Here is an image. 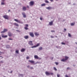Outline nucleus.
<instances>
[{"label": "nucleus", "instance_id": "f257e3e1", "mask_svg": "<svg viewBox=\"0 0 77 77\" xmlns=\"http://www.w3.org/2000/svg\"><path fill=\"white\" fill-rule=\"evenodd\" d=\"M3 17L5 19V20H9V16L7 15L3 16Z\"/></svg>", "mask_w": 77, "mask_h": 77}, {"label": "nucleus", "instance_id": "f03ea898", "mask_svg": "<svg viewBox=\"0 0 77 77\" xmlns=\"http://www.w3.org/2000/svg\"><path fill=\"white\" fill-rule=\"evenodd\" d=\"M32 41H30L29 42L28 44L30 45H31V46H33V44L32 43Z\"/></svg>", "mask_w": 77, "mask_h": 77}, {"label": "nucleus", "instance_id": "7ed1b4c3", "mask_svg": "<svg viewBox=\"0 0 77 77\" xmlns=\"http://www.w3.org/2000/svg\"><path fill=\"white\" fill-rule=\"evenodd\" d=\"M39 43L37 44L36 45L34 46H32L31 47V48H36V47H38L39 45Z\"/></svg>", "mask_w": 77, "mask_h": 77}, {"label": "nucleus", "instance_id": "20e7f679", "mask_svg": "<svg viewBox=\"0 0 77 77\" xmlns=\"http://www.w3.org/2000/svg\"><path fill=\"white\" fill-rule=\"evenodd\" d=\"M46 9L48 10H51V9H53V8L51 6H49L48 7H46Z\"/></svg>", "mask_w": 77, "mask_h": 77}, {"label": "nucleus", "instance_id": "39448f33", "mask_svg": "<svg viewBox=\"0 0 77 77\" xmlns=\"http://www.w3.org/2000/svg\"><path fill=\"white\" fill-rule=\"evenodd\" d=\"M8 35L9 36H12L13 35V34L10 32H9L8 33Z\"/></svg>", "mask_w": 77, "mask_h": 77}, {"label": "nucleus", "instance_id": "423d86ee", "mask_svg": "<svg viewBox=\"0 0 77 77\" xmlns=\"http://www.w3.org/2000/svg\"><path fill=\"white\" fill-rule=\"evenodd\" d=\"M34 4L33 2L31 1L29 3V5L30 6H33Z\"/></svg>", "mask_w": 77, "mask_h": 77}, {"label": "nucleus", "instance_id": "0eeeda50", "mask_svg": "<svg viewBox=\"0 0 77 77\" xmlns=\"http://www.w3.org/2000/svg\"><path fill=\"white\" fill-rule=\"evenodd\" d=\"M8 31V29H4L3 31L1 32V33H5V32H7Z\"/></svg>", "mask_w": 77, "mask_h": 77}, {"label": "nucleus", "instance_id": "6e6552de", "mask_svg": "<svg viewBox=\"0 0 77 77\" xmlns=\"http://www.w3.org/2000/svg\"><path fill=\"white\" fill-rule=\"evenodd\" d=\"M29 35L31 37H34V34H33V33L32 32H30Z\"/></svg>", "mask_w": 77, "mask_h": 77}, {"label": "nucleus", "instance_id": "1a4fd4ad", "mask_svg": "<svg viewBox=\"0 0 77 77\" xmlns=\"http://www.w3.org/2000/svg\"><path fill=\"white\" fill-rule=\"evenodd\" d=\"M22 14L23 15V17H24V18H26V15L25 14V13L24 12H22Z\"/></svg>", "mask_w": 77, "mask_h": 77}, {"label": "nucleus", "instance_id": "9d476101", "mask_svg": "<svg viewBox=\"0 0 77 77\" xmlns=\"http://www.w3.org/2000/svg\"><path fill=\"white\" fill-rule=\"evenodd\" d=\"M45 73L46 75H50V73L48 72H45Z\"/></svg>", "mask_w": 77, "mask_h": 77}, {"label": "nucleus", "instance_id": "9b49d317", "mask_svg": "<svg viewBox=\"0 0 77 77\" xmlns=\"http://www.w3.org/2000/svg\"><path fill=\"white\" fill-rule=\"evenodd\" d=\"M29 62H30V63H35V62L33 60H29Z\"/></svg>", "mask_w": 77, "mask_h": 77}, {"label": "nucleus", "instance_id": "f8f14e48", "mask_svg": "<svg viewBox=\"0 0 77 77\" xmlns=\"http://www.w3.org/2000/svg\"><path fill=\"white\" fill-rule=\"evenodd\" d=\"M2 38H7L8 36L7 35H2Z\"/></svg>", "mask_w": 77, "mask_h": 77}, {"label": "nucleus", "instance_id": "ddd939ff", "mask_svg": "<svg viewBox=\"0 0 77 77\" xmlns=\"http://www.w3.org/2000/svg\"><path fill=\"white\" fill-rule=\"evenodd\" d=\"M25 51V49L22 48L21 50V52H24Z\"/></svg>", "mask_w": 77, "mask_h": 77}, {"label": "nucleus", "instance_id": "4468645a", "mask_svg": "<svg viewBox=\"0 0 77 77\" xmlns=\"http://www.w3.org/2000/svg\"><path fill=\"white\" fill-rule=\"evenodd\" d=\"M23 11H26V7H23Z\"/></svg>", "mask_w": 77, "mask_h": 77}, {"label": "nucleus", "instance_id": "2eb2a0df", "mask_svg": "<svg viewBox=\"0 0 77 77\" xmlns=\"http://www.w3.org/2000/svg\"><path fill=\"white\" fill-rule=\"evenodd\" d=\"M34 58L35 59H38V56L37 55H35Z\"/></svg>", "mask_w": 77, "mask_h": 77}, {"label": "nucleus", "instance_id": "dca6fc26", "mask_svg": "<svg viewBox=\"0 0 77 77\" xmlns=\"http://www.w3.org/2000/svg\"><path fill=\"white\" fill-rule=\"evenodd\" d=\"M49 24L50 26H52V25H53V21H51L49 22Z\"/></svg>", "mask_w": 77, "mask_h": 77}, {"label": "nucleus", "instance_id": "f3484780", "mask_svg": "<svg viewBox=\"0 0 77 77\" xmlns=\"http://www.w3.org/2000/svg\"><path fill=\"white\" fill-rule=\"evenodd\" d=\"M65 59L66 60H67L69 58V57L67 56H65Z\"/></svg>", "mask_w": 77, "mask_h": 77}, {"label": "nucleus", "instance_id": "a211bd4d", "mask_svg": "<svg viewBox=\"0 0 77 77\" xmlns=\"http://www.w3.org/2000/svg\"><path fill=\"white\" fill-rule=\"evenodd\" d=\"M24 38L25 39H27V38H29V36L27 35H26L24 36Z\"/></svg>", "mask_w": 77, "mask_h": 77}, {"label": "nucleus", "instance_id": "6ab92c4d", "mask_svg": "<svg viewBox=\"0 0 77 77\" xmlns=\"http://www.w3.org/2000/svg\"><path fill=\"white\" fill-rule=\"evenodd\" d=\"M19 77H20V76H21V77H23V74H19Z\"/></svg>", "mask_w": 77, "mask_h": 77}, {"label": "nucleus", "instance_id": "aec40b11", "mask_svg": "<svg viewBox=\"0 0 77 77\" xmlns=\"http://www.w3.org/2000/svg\"><path fill=\"white\" fill-rule=\"evenodd\" d=\"M61 61H62V62H65L66 60L65 59H63L61 60Z\"/></svg>", "mask_w": 77, "mask_h": 77}, {"label": "nucleus", "instance_id": "412c9836", "mask_svg": "<svg viewBox=\"0 0 77 77\" xmlns=\"http://www.w3.org/2000/svg\"><path fill=\"white\" fill-rule=\"evenodd\" d=\"M5 5V2H4V1H2L1 2V5Z\"/></svg>", "mask_w": 77, "mask_h": 77}, {"label": "nucleus", "instance_id": "4be33fe9", "mask_svg": "<svg viewBox=\"0 0 77 77\" xmlns=\"http://www.w3.org/2000/svg\"><path fill=\"white\" fill-rule=\"evenodd\" d=\"M45 6V3H44V4H42L41 5L42 7L44 6Z\"/></svg>", "mask_w": 77, "mask_h": 77}, {"label": "nucleus", "instance_id": "5701e85b", "mask_svg": "<svg viewBox=\"0 0 77 77\" xmlns=\"http://www.w3.org/2000/svg\"><path fill=\"white\" fill-rule=\"evenodd\" d=\"M19 51L18 50H17L16 51V53H17V54H19Z\"/></svg>", "mask_w": 77, "mask_h": 77}, {"label": "nucleus", "instance_id": "b1692460", "mask_svg": "<svg viewBox=\"0 0 77 77\" xmlns=\"http://www.w3.org/2000/svg\"><path fill=\"white\" fill-rule=\"evenodd\" d=\"M35 36H38L39 35V34L37 32L35 33Z\"/></svg>", "mask_w": 77, "mask_h": 77}, {"label": "nucleus", "instance_id": "393cba45", "mask_svg": "<svg viewBox=\"0 0 77 77\" xmlns=\"http://www.w3.org/2000/svg\"><path fill=\"white\" fill-rule=\"evenodd\" d=\"M14 25H15L16 26H18L19 25H18V24L17 23H14Z\"/></svg>", "mask_w": 77, "mask_h": 77}, {"label": "nucleus", "instance_id": "a878e982", "mask_svg": "<svg viewBox=\"0 0 77 77\" xmlns=\"http://www.w3.org/2000/svg\"><path fill=\"white\" fill-rule=\"evenodd\" d=\"M6 47L7 48H9L10 47V46L9 45H7L6 46Z\"/></svg>", "mask_w": 77, "mask_h": 77}, {"label": "nucleus", "instance_id": "bb28decb", "mask_svg": "<svg viewBox=\"0 0 77 77\" xmlns=\"http://www.w3.org/2000/svg\"><path fill=\"white\" fill-rule=\"evenodd\" d=\"M75 24V23H71V26H74V25Z\"/></svg>", "mask_w": 77, "mask_h": 77}, {"label": "nucleus", "instance_id": "cd10ccee", "mask_svg": "<svg viewBox=\"0 0 77 77\" xmlns=\"http://www.w3.org/2000/svg\"><path fill=\"white\" fill-rule=\"evenodd\" d=\"M42 49V47H40L39 48V50H41Z\"/></svg>", "mask_w": 77, "mask_h": 77}, {"label": "nucleus", "instance_id": "c85d7f7f", "mask_svg": "<svg viewBox=\"0 0 77 77\" xmlns=\"http://www.w3.org/2000/svg\"><path fill=\"white\" fill-rule=\"evenodd\" d=\"M68 36H69V37H71V34L69 33H68Z\"/></svg>", "mask_w": 77, "mask_h": 77}, {"label": "nucleus", "instance_id": "c756f323", "mask_svg": "<svg viewBox=\"0 0 77 77\" xmlns=\"http://www.w3.org/2000/svg\"><path fill=\"white\" fill-rule=\"evenodd\" d=\"M45 3H49V2H48V1H45Z\"/></svg>", "mask_w": 77, "mask_h": 77}, {"label": "nucleus", "instance_id": "7c9ffc66", "mask_svg": "<svg viewBox=\"0 0 77 77\" xmlns=\"http://www.w3.org/2000/svg\"><path fill=\"white\" fill-rule=\"evenodd\" d=\"M25 30H28V29H28V28H27V27H25Z\"/></svg>", "mask_w": 77, "mask_h": 77}, {"label": "nucleus", "instance_id": "2f4dec72", "mask_svg": "<svg viewBox=\"0 0 77 77\" xmlns=\"http://www.w3.org/2000/svg\"><path fill=\"white\" fill-rule=\"evenodd\" d=\"M14 20L15 21H16V22H18V20L16 19H15Z\"/></svg>", "mask_w": 77, "mask_h": 77}, {"label": "nucleus", "instance_id": "473e14b6", "mask_svg": "<svg viewBox=\"0 0 77 77\" xmlns=\"http://www.w3.org/2000/svg\"><path fill=\"white\" fill-rule=\"evenodd\" d=\"M54 69L55 71H57V69L55 67H54Z\"/></svg>", "mask_w": 77, "mask_h": 77}, {"label": "nucleus", "instance_id": "72a5a7b5", "mask_svg": "<svg viewBox=\"0 0 77 77\" xmlns=\"http://www.w3.org/2000/svg\"><path fill=\"white\" fill-rule=\"evenodd\" d=\"M61 44H62V45H65V43H64L63 42H62L61 43Z\"/></svg>", "mask_w": 77, "mask_h": 77}, {"label": "nucleus", "instance_id": "f704fd0d", "mask_svg": "<svg viewBox=\"0 0 77 77\" xmlns=\"http://www.w3.org/2000/svg\"><path fill=\"white\" fill-rule=\"evenodd\" d=\"M56 47L57 48H60V47H59V46H56Z\"/></svg>", "mask_w": 77, "mask_h": 77}, {"label": "nucleus", "instance_id": "c9c22d12", "mask_svg": "<svg viewBox=\"0 0 77 77\" xmlns=\"http://www.w3.org/2000/svg\"><path fill=\"white\" fill-rule=\"evenodd\" d=\"M50 74L51 75H53V73H50Z\"/></svg>", "mask_w": 77, "mask_h": 77}, {"label": "nucleus", "instance_id": "e433bc0d", "mask_svg": "<svg viewBox=\"0 0 77 77\" xmlns=\"http://www.w3.org/2000/svg\"><path fill=\"white\" fill-rule=\"evenodd\" d=\"M26 59H29V56H27L26 57Z\"/></svg>", "mask_w": 77, "mask_h": 77}, {"label": "nucleus", "instance_id": "4c0bfd02", "mask_svg": "<svg viewBox=\"0 0 77 77\" xmlns=\"http://www.w3.org/2000/svg\"><path fill=\"white\" fill-rule=\"evenodd\" d=\"M51 38H54V36H52V35H51Z\"/></svg>", "mask_w": 77, "mask_h": 77}, {"label": "nucleus", "instance_id": "58836bf2", "mask_svg": "<svg viewBox=\"0 0 77 77\" xmlns=\"http://www.w3.org/2000/svg\"><path fill=\"white\" fill-rule=\"evenodd\" d=\"M55 63L56 64V65H58V63L55 62Z\"/></svg>", "mask_w": 77, "mask_h": 77}, {"label": "nucleus", "instance_id": "ea45409f", "mask_svg": "<svg viewBox=\"0 0 77 77\" xmlns=\"http://www.w3.org/2000/svg\"><path fill=\"white\" fill-rule=\"evenodd\" d=\"M67 69L68 70V69H70V68H69V67H67Z\"/></svg>", "mask_w": 77, "mask_h": 77}, {"label": "nucleus", "instance_id": "a19ab883", "mask_svg": "<svg viewBox=\"0 0 77 77\" xmlns=\"http://www.w3.org/2000/svg\"><path fill=\"white\" fill-rule=\"evenodd\" d=\"M53 57H51L50 58V59L51 60H53Z\"/></svg>", "mask_w": 77, "mask_h": 77}, {"label": "nucleus", "instance_id": "79ce46f5", "mask_svg": "<svg viewBox=\"0 0 77 77\" xmlns=\"http://www.w3.org/2000/svg\"><path fill=\"white\" fill-rule=\"evenodd\" d=\"M60 76V75H59V74H57V77H59V76Z\"/></svg>", "mask_w": 77, "mask_h": 77}, {"label": "nucleus", "instance_id": "37998d69", "mask_svg": "<svg viewBox=\"0 0 77 77\" xmlns=\"http://www.w3.org/2000/svg\"><path fill=\"white\" fill-rule=\"evenodd\" d=\"M1 63H3V61L2 60L0 62Z\"/></svg>", "mask_w": 77, "mask_h": 77}, {"label": "nucleus", "instance_id": "c03bdc74", "mask_svg": "<svg viewBox=\"0 0 77 77\" xmlns=\"http://www.w3.org/2000/svg\"><path fill=\"white\" fill-rule=\"evenodd\" d=\"M0 53H2V54H4V52H2L1 51H0Z\"/></svg>", "mask_w": 77, "mask_h": 77}, {"label": "nucleus", "instance_id": "a18cd8bd", "mask_svg": "<svg viewBox=\"0 0 77 77\" xmlns=\"http://www.w3.org/2000/svg\"><path fill=\"white\" fill-rule=\"evenodd\" d=\"M20 22H21V21H19V20H18V21H17L18 23H20Z\"/></svg>", "mask_w": 77, "mask_h": 77}, {"label": "nucleus", "instance_id": "49530a36", "mask_svg": "<svg viewBox=\"0 0 77 77\" xmlns=\"http://www.w3.org/2000/svg\"><path fill=\"white\" fill-rule=\"evenodd\" d=\"M64 31H66V29H65V28H64Z\"/></svg>", "mask_w": 77, "mask_h": 77}, {"label": "nucleus", "instance_id": "de8ad7c7", "mask_svg": "<svg viewBox=\"0 0 77 77\" xmlns=\"http://www.w3.org/2000/svg\"><path fill=\"white\" fill-rule=\"evenodd\" d=\"M40 20H42V17H40Z\"/></svg>", "mask_w": 77, "mask_h": 77}, {"label": "nucleus", "instance_id": "09e8293b", "mask_svg": "<svg viewBox=\"0 0 77 77\" xmlns=\"http://www.w3.org/2000/svg\"><path fill=\"white\" fill-rule=\"evenodd\" d=\"M9 40H12V38H8Z\"/></svg>", "mask_w": 77, "mask_h": 77}, {"label": "nucleus", "instance_id": "8fccbe9b", "mask_svg": "<svg viewBox=\"0 0 77 77\" xmlns=\"http://www.w3.org/2000/svg\"><path fill=\"white\" fill-rule=\"evenodd\" d=\"M26 27H28V24H26Z\"/></svg>", "mask_w": 77, "mask_h": 77}, {"label": "nucleus", "instance_id": "3c124183", "mask_svg": "<svg viewBox=\"0 0 77 77\" xmlns=\"http://www.w3.org/2000/svg\"><path fill=\"white\" fill-rule=\"evenodd\" d=\"M20 24H23V22H21V21H20Z\"/></svg>", "mask_w": 77, "mask_h": 77}, {"label": "nucleus", "instance_id": "603ef678", "mask_svg": "<svg viewBox=\"0 0 77 77\" xmlns=\"http://www.w3.org/2000/svg\"><path fill=\"white\" fill-rule=\"evenodd\" d=\"M50 1H51V2H52L53 1V0H50Z\"/></svg>", "mask_w": 77, "mask_h": 77}, {"label": "nucleus", "instance_id": "864d4df0", "mask_svg": "<svg viewBox=\"0 0 77 77\" xmlns=\"http://www.w3.org/2000/svg\"><path fill=\"white\" fill-rule=\"evenodd\" d=\"M38 59H41V58H38Z\"/></svg>", "mask_w": 77, "mask_h": 77}, {"label": "nucleus", "instance_id": "5fc2aeb1", "mask_svg": "<svg viewBox=\"0 0 77 77\" xmlns=\"http://www.w3.org/2000/svg\"><path fill=\"white\" fill-rule=\"evenodd\" d=\"M51 32H54V31L52 30V31H51Z\"/></svg>", "mask_w": 77, "mask_h": 77}, {"label": "nucleus", "instance_id": "6e6d98bb", "mask_svg": "<svg viewBox=\"0 0 77 77\" xmlns=\"http://www.w3.org/2000/svg\"><path fill=\"white\" fill-rule=\"evenodd\" d=\"M27 8H29V6H28V5H27Z\"/></svg>", "mask_w": 77, "mask_h": 77}, {"label": "nucleus", "instance_id": "4d7b16f0", "mask_svg": "<svg viewBox=\"0 0 77 77\" xmlns=\"http://www.w3.org/2000/svg\"><path fill=\"white\" fill-rule=\"evenodd\" d=\"M13 72L12 71H11V72H10V73H12Z\"/></svg>", "mask_w": 77, "mask_h": 77}, {"label": "nucleus", "instance_id": "13d9d810", "mask_svg": "<svg viewBox=\"0 0 77 77\" xmlns=\"http://www.w3.org/2000/svg\"><path fill=\"white\" fill-rule=\"evenodd\" d=\"M29 67H30V66H27V68H29Z\"/></svg>", "mask_w": 77, "mask_h": 77}, {"label": "nucleus", "instance_id": "bf43d9fd", "mask_svg": "<svg viewBox=\"0 0 77 77\" xmlns=\"http://www.w3.org/2000/svg\"><path fill=\"white\" fill-rule=\"evenodd\" d=\"M33 67H30V69H33Z\"/></svg>", "mask_w": 77, "mask_h": 77}, {"label": "nucleus", "instance_id": "052dcab7", "mask_svg": "<svg viewBox=\"0 0 77 77\" xmlns=\"http://www.w3.org/2000/svg\"><path fill=\"white\" fill-rule=\"evenodd\" d=\"M16 31H17V32H19V30H16Z\"/></svg>", "mask_w": 77, "mask_h": 77}, {"label": "nucleus", "instance_id": "680f3d73", "mask_svg": "<svg viewBox=\"0 0 77 77\" xmlns=\"http://www.w3.org/2000/svg\"><path fill=\"white\" fill-rule=\"evenodd\" d=\"M8 12H10V10H8Z\"/></svg>", "mask_w": 77, "mask_h": 77}, {"label": "nucleus", "instance_id": "e2e57ef3", "mask_svg": "<svg viewBox=\"0 0 77 77\" xmlns=\"http://www.w3.org/2000/svg\"><path fill=\"white\" fill-rule=\"evenodd\" d=\"M75 44H77V42H75Z\"/></svg>", "mask_w": 77, "mask_h": 77}, {"label": "nucleus", "instance_id": "0e129e2a", "mask_svg": "<svg viewBox=\"0 0 77 77\" xmlns=\"http://www.w3.org/2000/svg\"><path fill=\"white\" fill-rule=\"evenodd\" d=\"M1 39V37H0V39Z\"/></svg>", "mask_w": 77, "mask_h": 77}, {"label": "nucleus", "instance_id": "69168bd1", "mask_svg": "<svg viewBox=\"0 0 77 77\" xmlns=\"http://www.w3.org/2000/svg\"><path fill=\"white\" fill-rule=\"evenodd\" d=\"M0 57H2V56H0Z\"/></svg>", "mask_w": 77, "mask_h": 77}, {"label": "nucleus", "instance_id": "338daca9", "mask_svg": "<svg viewBox=\"0 0 77 77\" xmlns=\"http://www.w3.org/2000/svg\"><path fill=\"white\" fill-rule=\"evenodd\" d=\"M55 37H56V38H57V36H55Z\"/></svg>", "mask_w": 77, "mask_h": 77}, {"label": "nucleus", "instance_id": "774afa93", "mask_svg": "<svg viewBox=\"0 0 77 77\" xmlns=\"http://www.w3.org/2000/svg\"><path fill=\"white\" fill-rule=\"evenodd\" d=\"M67 42V43H68V42Z\"/></svg>", "mask_w": 77, "mask_h": 77}]
</instances>
